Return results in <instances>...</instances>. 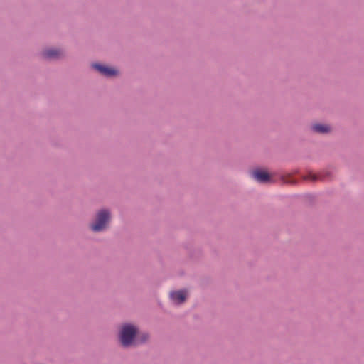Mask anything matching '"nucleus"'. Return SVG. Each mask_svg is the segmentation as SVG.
Returning a JSON list of instances; mask_svg holds the SVG:
<instances>
[{
	"instance_id": "1",
	"label": "nucleus",
	"mask_w": 364,
	"mask_h": 364,
	"mask_svg": "<svg viewBox=\"0 0 364 364\" xmlns=\"http://www.w3.org/2000/svg\"><path fill=\"white\" fill-rule=\"evenodd\" d=\"M136 335L137 329L134 326L130 324L123 326L119 334L121 343L126 347L132 345Z\"/></svg>"
},
{
	"instance_id": "2",
	"label": "nucleus",
	"mask_w": 364,
	"mask_h": 364,
	"mask_svg": "<svg viewBox=\"0 0 364 364\" xmlns=\"http://www.w3.org/2000/svg\"><path fill=\"white\" fill-rule=\"evenodd\" d=\"M110 220V213L107 210H102L98 212L96 220L91 225V228L94 232H100L106 228L107 223Z\"/></svg>"
},
{
	"instance_id": "3",
	"label": "nucleus",
	"mask_w": 364,
	"mask_h": 364,
	"mask_svg": "<svg viewBox=\"0 0 364 364\" xmlns=\"http://www.w3.org/2000/svg\"><path fill=\"white\" fill-rule=\"evenodd\" d=\"M92 66L101 74L107 77L114 76L117 74V70L113 68L107 67L99 64H93Z\"/></svg>"
},
{
	"instance_id": "4",
	"label": "nucleus",
	"mask_w": 364,
	"mask_h": 364,
	"mask_svg": "<svg viewBox=\"0 0 364 364\" xmlns=\"http://www.w3.org/2000/svg\"><path fill=\"white\" fill-rule=\"evenodd\" d=\"M252 177L260 183H267L270 181V176L264 171L255 170L252 173Z\"/></svg>"
},
{
	"instance_id": "5",
	"label": "nucleus",
	"mask_w": 364,
	"mask_h": 364,
	"mask_svg": "<svg viewBox=\"0 0 364 364\" xmlns=\"http://www.w3.org/2000/svg\"><path fill=\"white\" fill-rule=\"evenodd\" d=\"M187 292L183 290L173 291L170 294L171 300L176 304H181L185 301Z\"/></svg>"
},
{
	"instance_id": "6",
	"label": "nucleus",
	"mask_w": 364,
	"mask_h": 364,
	"mask_svg": "<svg viewBox=\"0 0 364 364\" xmlns=\"http://www.w3.org/2000/svg\"><path fill=\"white\" fill-rule=\"evenodd\" d=\"M61 51L58 49H48L43 52V55L46 58L53 59L60 56Z\"/></svg>"
},
{
	"instance_id": "7",
	"label": "nucleus",
	"mask_w": 364,
	"mask_h": 364,
	"mask_svg": "<svg viewBox=\"0 0 364 364\" xmlns=\"http://www.w3.org/2000/svg\"><path fill=\"white\" fill-rule=\"evenodd\" d=\"M312 129L314 132L322 134L327 133L331 130V128L328 125L321 124H314Z\"/></svg>"
},
{
	"instance_id": "8",
	"label": "nucleus",
	"mask_w": 364,
	"mask_h": 364,
	"mask_svg": "<svg viewBox=\"0 0 364 364\" xmlns=\"http://www.w3.org/2000/svg\"><path fill=\"white\" fill-rule=\"evenodd\" d=\"M309 178L314 181L318 178V177L315 174H310Z\"/></svg>"
},
{
	"instance_id": "9",
	"label": "nucleus",
	"mask_w": 364,
	"mask_h": 364,
	"mask_svg": "<svg viewBox=\"0 0 364 364\" xmlns=\"http://www.w3.org/2000/svg\"><path fill=\"white\" fill-rule=\"evenodd\" d=\"M147 339V336L145 334H143L142 336V341H144Z\"/></svg>"
}]
</instances>
